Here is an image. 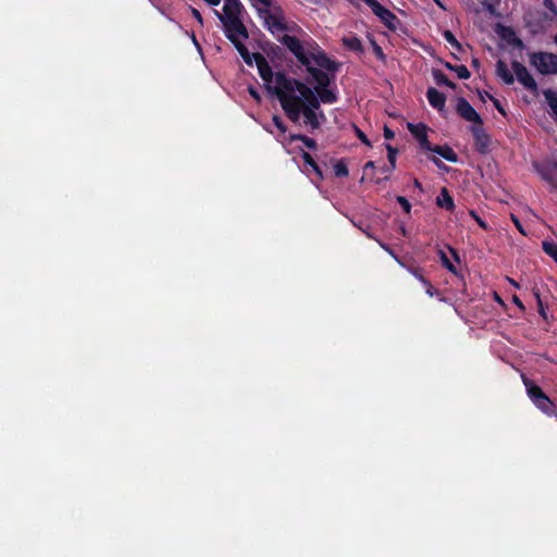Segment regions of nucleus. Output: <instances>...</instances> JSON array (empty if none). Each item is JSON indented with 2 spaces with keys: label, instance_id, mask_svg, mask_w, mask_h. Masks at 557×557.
I'll return each mask as SVG.
<instances>
[{
  "label": "nucleus",
  "instance_id": "nucleus-1",
  "mask_svg": "<svg viewBox=\"0 0 557 557\" xmlns=\"http://www.w3.org/2000/svg\"><path fill=\"white\" fill-rule=\"evenodd\" d=\"M277 41L296 58L298 63L313 78L315 85L312 90L319 104L321 102L335 103L337 95L329 87L335 81V74L341 70L342 63L331 59L320 45L309 36L301 40L296 36L284 34L277 37Z\"/></svg>",
  "mask_w": 557,
  "mask_h": 557
},
{
  "label": "nucleus",
  "instance_id": "nucleus-2",
  "mask_svg": "<svg viewBox=\"0 0 557 557\" xmlns=\"http://www.w3.org/2000/svg\"><path fill=\"white\" fill-rule=\"evenodd\" d=\"M299 83L296 78L288 77L284 72H276L274 95L277 97L286 116L294 123H298L304 110V97L295 95Z\"/></svg>",
  "mask_w": 557,
  "mask_h": 557
},
{
  "label": "nucleus",
  "instance_id": "nucleus-3",
  "mask_svg": "<svg viewBox=\"0 0 557 557\" xmlns=\"http://www.w3.org/2000/svg\"><path fill=\"white\" fill-rule=\"evenodd\" d=\"M298 94L304 97V123L309 126L312 131L318 129L321 126V121L325 120L324 113L321 111L319 114L317 110L320 109V104L315 98L314 91L305 83H299Z\"/></svg>",
  "mask_w": 557,
  "mask_h": 557
},
{
  "label": "nucleus",
  "instance_id": "nucleus-4",
  "mask_svg": "<svg viewBox=\"0 0 557 557\" xmlns=\"http://www.w3.org/2000/svg\"><path fill=\"white\" fill-rule=\"evenodd\" d=\"M215 14L223 23L225 36L231 42L238 41L240 38H248V30L240 20V15L222 16L218 11H215Z\"/></svg>",
  "mask_w": 557,
  "mask_h": 557
},
{
  "label": "nucleus",
  "instance_id": "nucleus-5",
  "mask_svg": "<svg viewBox=\"0 0 557 557\" xmlns=\"http://www.w3.org/2000/svg\"><path fill=\"white\" fill-rule=\"evenodd\" d=\"M530 64L542 75L557 74V54L552 52H533L530 54Z\"/></svg>",
  "mask_w": 557,
  "mask_h": 557
},
{
  "label": "nucleus",
  "instance_id": "nucleus-6",
  "mask_svg": "<svg viewBox=\"0 0 557 557\" xmlns=\"http://www.w3.org/2000/svg\"><path fill=\"white\" fill-rule=\"evenodd\" d=\"M373 12L374 15H376L380 21L389 29V30H396L397 25L399 24L398 17L387 8L383 7L379 1L376 0H362Z\"/></svg>",
  "mask_w": 557,
  "mask_h": 557
},
{
  "label": "nucleus",
  "instance_id": "nucleus-7",
  "mask_svg": "<svg viewBox=\"0 0 557 557\" xmlns=\"http://www.w3.org/2000/svg\"><path fill=\"white\" fill-rule=\"evenodd\" d=\"M253 61H255V63L257 65L258 73H259L260 77L264 82L265 89L270 94L274 95L275 84L272 85V82L273 81L275 82L276 73L273 72V70L270 66L268 60L265 59V57L262 53L255 52L253 53Z\"/></svg>",
  "mask_w": 557,
  "mask_h": 557
},
{
  "label": "nucleus",
  "instance_id": "nucleus-8",
  "mask_svg": "<svg viewBox=\"0 0 557 557\" xmlns=\"http://www.w3.org/2000/svg\"><path fill=\"white\" fill-rule=\"evenodd\" d=\"M264 8H265V10L264 11L260 10V13L263 14L264 26L271 34L275 35L277 32L289 30V27L286 24L285 18L282 13H280V14L272 13L268 10L270 7H264Z\"/></svg>",
  "mask_w": 557,
  "mask_h": 557
},
{
  "label": "nucleus",
  "instance_id": "nucleus-9",
  "mask_svg": "<svg viewBox=\"0 0 557 557\" xmlns=\"http://www.w3.org/2000/svg\"><path fill=\"white\" fill-rule=\"evenodd\" d=\"M512 71L517 77V81L529 91L536 92L539 89L537 83L534 77L530 74L528 69L519 61L511 62Z\"/></svg>",
  "mask_w": 557,
  "mask_h": 557
},
{
  "label": "nucleus",
  "instance_id": "nucleus-10",
  "mask_svg": "<svg viewBox=\"0 0 557 557\" xmlns=\"http://www.w3.org/2000/svg\"><path fill=\"white\" fill-rule=\"evenodd\" d=\"M456 112L460 117H462L467 122H471L474 125H476V124L483 125V119L481 117V115L474 110V108L463 97H459L457 99Z\"/></svg>",
  "mask_w": 557,
  "mask_h": 557
},
{
  "label": "nucleus",
  "instance_id": "nucleus-11",
  "mask_svg": "<svg viewBox=\"0 0 557 557\" xmlns=\"http://www.w3.org/2000/svg\"><path fill=\"white\" fill-rule=\"evenodd\" d=\"M470 132L474 139V147L479 153H487L490 150L491 138L482 125H472Z\"/></svg>",
  "mask_w": 557,
  "mask_h": 557
},
{
  "label": "nucleus",
  "instance_id": "nucleus-12",
  "mask_svg": "<svg viewBox=\"0 0 557 557\" xmlns=\"http://www.w3.org/2000/svg\"><path fill=\"white\" fill-rule=\"evenodd\" d=\"M407 128L410 134L416 138L420 148L428 151L431 149V143L429 140L428 132L429 127L424 123H408Z\"/></svg>",
  "mask_w": 557,
  "mask_h": 557
},
{
  "label": "nucleus",
  "instance_id": "nucleus-13",
  "mask_svg": "<svg viewBox=\"0 0 557 557\" xmlns=\"http://www.w3.org/2000/svg\"><path fill=\"white\" fill-rule=\"evenodd\" d=\"M385 148L387 150V160H389V164H385L380 169V171L386 175L383 178L375 180L376 184H381L383 181H387L389 178V174L396 169V157L398 150L389 144H386Z\"/></svg>",
  "mask_w": 557,
  "mask_h": 557
},
{
  "label": "nucleus",
  "instance_id": "nucleus-14",
  "mask_svg": "<svg viewBox=\"0 0 557 557\" xmlns=\"http://www.w3.org/2000/svg\"><path fill=\"white\" fill-rule=\"evenodd\" d=\"M426 99L431 107H433L434 109L438 111L444 110L446 103V96L443 92L438 91L436 88L430 87L426 90Z\"/></svg>",
  "mask_w": 557,
  "mask_h": 557
},
{
  "label": "nucleus",
  "instance_id": "nucleus-15",
  "mask_svg": "<svg viewBox=\"0 0 557 557\" xmlns=\"http://www.w3.org/2000/svg\"><path fill=\"white\" fill-rule=\"evenodd\" d=\"M534 406L543 413L549 417H555L557 420V411L553 400L545 394L541 398L533 401Z\"/></svg>",
  "mask_w": 557,
  "mask_h": 557
},
{
  "label": "nucleus",
  "instance_id": "nucleus-16",
  "mask_svg": "<svg viewBox=\"0 0 557 557\" xmlns=\"http://www.w3.org/2000/svg\"><path fill=\"white\" fill-rule=\"evenodd\" d=\"M428 151L435 152L438 156H441L442 158H444L445 160L453 162V163H456L458 161L457 153L448 145H444V146L431 145V149H429Z\"/></svg>",
  "mask_w": 557,
  "mask_h": 557
},
{
  "label": "nucleus",
  "instance_id": "nucleus-17",
  "mask_svg": "<svg viewBox=\"0 0 557 557\" xmlns=\"http://www.w3.org/2000/svg\"><path fill=\"white\" fill-rule=\"evenodd\" d=\"M496 75L499 77L506 85H512L515 82V76L508 69V65L505 61L498 60L496 62Z\"/></svg>",
  "mask_w": 557,
  "mask_h": 557
},
{
  "label": "nucleus",
  "instance_id": "nucleus-18",
  "mask_svg": "<svg viewBox=\"0 0 557 557\" xmlns=\"http://www.w3.org/2000/svg\"><path fill=\"white\" fill-rule=\"evenodd\" d=\"M436 205L447 211H454L455 202L446 187H443L440 195L436 197Z\"/></svg>",
  "mask_w": 557,
  "mask_h": 557
},
{
  "label": "nucleus",
  "instance_id": "nucleus-19",
  "mask_svg": "<svg viewBox=\"0 0 557 557\" xmlns=\"http://www.w3.org/2000/svg\"><path fill=\"white\" fill-rule=\"evenodd\" d=\"M223 14L222 16L228 15H240L244 11V5L239 0H224Z\"/></svg>",
  "mask_w": 557,
  "mask_h": 557
},
{
  "label": "nucleus",
  "instance_id": "nucleus-20",
  "mask_svg": "<svg viewBox=\"0 0 557 557\" xmlns=\"http://www.w3.org/2000/svg\"><path fill=\"white\" fill-rule=\"evenodd\" d=\"M523 383L527 388L528 396L532 400V403L539 398H541L543 395H545L542 387H540L537 384H535L530 379L523 377Z\"/></svg>",
  "mask_w": 557,
  "mask_h": 557
},
{
  "label": "nucleus",
  "instance_id": "nucleus-21",
  "mask_svg": "<svg viewBox=\"0 0 557 557\" xmlns=\"http://www.w3.org/2000/svg\"><path fill=\"white\" fill-rule=\"evenodd\" d=\"M432 76L436 85L438 86H446L450 89H456L457 85L451 82L441 70L433 69L432 70Z\"/></svg>",
  "mask_w": 557,
  "mask_h": 557
},
{
  "label": "nucleus",
  "instance_id": "nucleus-22",
  "mask_svg": "<svg viewBox=\"0 0 557 557\" xmlns=\"http://www.w3.org/2000/svg\"><path fill=\"white\" fill-rule=\"evenodd\" d=\"M343 46L354 52L362 53L363 46L361 40L357 36L344 37L342 39Z\"/></svg>",
  "mask_w": 557,
  "mask_h": 557
},
{
  "label": "nucleus",
  "instance_id": "nucleus-23",
  "mask_svg": "<svg viewBox=\"0 0 557 557\" xmlns=\"http://www.w3.org/2000/svg\"><path fill=\"white\" fill-rule=\"evenodd\" d=\"M288 141L289 143L301 141L308 149H312V150L317 149V147H318V144L313 138H311L307 135H304V134H290L288 136Z\"/></svg>",
  "mask_w": 557,
  "mask_h": 557
},
{
  "label": "nucleus",
  "instance_id": "nucleus-24",
  "mask_svg": "<svg viewBox=\"0 0 557 557\" xmlns=\"http://www.w3.org/2000/svg\"><path fill=\"white\" fill-rule=\"evenodd\" d=\"M301 158H302L305 164L312 169V171L315 173L318 178L323 180L324 176H323L322 170L319 166V164L315 162L313 157L309 152L301 150Z\"/></svg>",
  "mask_w": 557,
  "mask_h": 557
},
{
  "label": "nucleus",
  "instance_id": "nucleus-25",
  "mask_svg": "<svg viewBox=\"0 0 557 557\" xmlns=\"http://www.w3.org/2000/svg\"><path fill=\"white\" fill-rule=\"evenodd\" d=\"M235 49L238 51L243 60L246 64L251 65L253 61V53H250L247 47L242 42V40L232 42Z\"/></svg>",
  "mask_w": 557,
  "mask_h": 557
},
{
  "label": "nucleus",
  "instance_id": "nucleus-26",
  "mask_svg": "<svg viewBox=\"0 0 557 557\" xmlns=\"http://www.w3.org/2000/svg\"><path fill=\"white\" fill-rule=\"evenodd\" d=\"M444 66L449 71L456 72L460 79H468L471 76V73L466 65H454L449 62H444Z\"/></svg>",
  "mask_w": 557,
  "mask_h": 557
},
{
  "label": "nucleus",
  "instance_id": "nucleus-27",
  "mask_svg": "<svg viewBox=\"0 0 557 557\" xmlns=\"http://www.w3.org/2000/svg\"><path fill=\"white\" fill-rule=\"evenodd\" d=\"M544 97L553 113L557 116V92L552 89H546Z\"/></svg>",
  "mask_w": 557,
  "mask_h": 557
},
{
  "label": "nucleus",
  "instance_id": "nucleus-28",
  "mask_svg": "<svg viewBox=\"0 0 557 557\" xmlns=\"http://www.w3.org/2000/svg\"><path fill=\"white\" fill-rule=\"evenodd\" d=\"M334 175L336 177H347L349 175V170L344 159L338 160L334 164Z\"/></svg>",
  "mask_w": 557,
  "mask_h": 557
},
{
  "label": "nucleus",
  "instance_id": "nucleus-29",
  "mask_svg": "<svg viewBox=\"0 0 557 557\" xmlns=\"http://www.w3.org/2000/svg\"><path fill=\"white\" fill-rule=\"evenodd\" d=\"M401 267L406 268L409 273H411L416 278H418L421 283L425 282L428 278L423 275V270L420 267L414 265H406L400 261Z\"/></svg>",
  "mask_w": 557,
  "mask_h": 557
},
{
  "label": "nucleus",
  "instance_id": "nucleus-30",
  "mask_svg": "<svg viewBox=\"0 0 557 557\" xmlns=\"http://www.w3.org/2000/svg\"><path fill=\"white\" fill-rule=\"evenodd\" d=\"M443 37L445 38V40L450 44V46L456 49L457 51H462V46L461 44L457 40V38L455 37V35L450 32V30H444L443 33Z\"/></svg>",
  "mask_w": 557,
  "mask_h": 557
},
{
  "label": "nucleus",
  "instance_id": "nucleus-31",
  "mask_svg": "<svg viewBox=\"0 0 557 557\" xmlns=\"http://www.w3.org/2000/svg\"><path fill=\"white\" fill-rule=\"evenodd\" d=\"M543 178L557 186V163L549 170L543 173Z\"/></svg>",
  "mask_w": 557,
  "mask_h": 557
},
{
  "label": "nucleus",
  "instance_id": "nucleus-32",
  "mask_svg": "<svg viewBox=\"0 0 557 557\" xmlns=\"http://www.w3.org/2000/svg\"><path fill=\"white\" fill-rule=\"evenodd\" d=\"M440 257H441L443 267H445L449 272L457 274L456 267L451 263V261L448 259V257L446 256V253L443 250H440Z\"/></svg>",
  "mask_w": 557,
  "mask_h": 557
},
{
  "label": "nucleus",
  "instance_id": "nucleus-33",
  "mask_svg": "<svg viewBox=\"0 0 557 557\" xmlns=\"http://www.w3.org/2000/svg\"><path fill=\"white\" fill-rule=\"evenodd\" d=\"M534 297L536 298V304H537V310H539V313L540 315L545 320L547 321L548 318H547V313H546V309H545V306L541 299V295H540V292L539 290H534Z\"/></svg>",
  "mask_w": 557,
  "mask_h": 557
},
{
  "label": "nucleus",
  "instance_id": "nucleus-34",
  "mask_svg": "<svg viewBox=\"0 0 557 557\" xmlns=\"http://www.w3.org/2000/svg\"><path fill=\"white\" fill-rule=\"evenodd\" d=\"M352 224L358 227L368 238L375 239V236L370 232L369 225H363L361 222L357 223L355 221H351Z\"/></svg>",
  "mask_w": 557,
  "mask_h": 557
},
{
  "label": "nucleus",
  "instance_id": "nucleus-35",
  "mask_svg": "<svg viewBox=\"0 0 557 557\" xmlns=\"http://www.w3.org/2000/svg\"><path fill=\"white\" fill-rule=\"evenodd\" d=\"M396 201L400 205V207L403 208V210L406 212V213H410L411 211V205L409 202V200L404 197V196H397L396 197Z\"/></svg>",
  "mask_w": 557,
  "mask_h": 557
},
{
  "label": "nucleus",
  "instance_id": "nucleus-36",
  "mask_svg": "<svg viewBox=\"0 0 557 557\" xmlns=\"http://www.w3.org/2000/svg\"><path fill=\"white\" fill-rule=\"evenodd\" d=\"M272 122L282 134L286 133L287 127L282 117H280L278 115H273Z\"/></svg>",
  "mask_w": 557,
  "mask_h": 557
},
{
  "label": "nucleus",
  "instance_id": "nucleus-37",
  "mask_svg": "<svg viewBox=\"0 0 557 557\" xmlns=\"http://www.w3.org/2000/svg\"><path fill=\"white\" fill-rule=\"evenodd\" d=\"M372 47H373V52L375 54V57L381 60V61H385V53L382 49V47L380 45L376 44V41L372 40Z\"/></svg>",
  "mask_w": 557,
  "mask_h": 557
},
{
  "label": "nucleus",
  "instance_id": "nucleus-38",
  "mask_svg": "<svg viewBox=\"0 0 557 557\" xmlns=\"http://www.w3.org/2000/svg\"><path fill=\"white\" fill-rule=\"evenodd\" d=\"M354 127H355L356 136L361 140V143H363L364 145L370 147L371 141L368 139L367 135L356 125H354Z\"/></svg>",
  "mask_w": 557,
  "mask_h": 557
},
{
  "label": "nucleus",
  "instance_id": "nucleus-39",
  "mask_svg": "<svg viewBox=\"0 0 557 557\" xmlns=\"http://www.w3.org/2000/svg\"><path fill=\"white\" fill-rule=\"evenodd\" d=\"M380 247L383 248L386 252H388L398 263H400V259L397 257V255H395V252L393 251V249H391V247L388 245H386L385 243L379 240L376 237L375 239Z\"/></svg>",
  "mask_w": 557,
  "mask_h": 557
},
{
  "label": "nucleus",
  "instance_id": "nucleus-40",
  "mask_svg": "<svg viewBox=\"0 0 557 557\" xmlns=\"http://www.w3.org/2000/svg\"><path fill=\"white\" fill-rule=\"evenodd\" d=\"M508 30L510 32V34L513 37L512 40H510V44L519 49H523L524 48L523 41L520 38H518L511 29H508Z\"/></svg>",
  "mask_w": 557,
  "mask_h": 557
},
{
  "label": "nucleus",
  "instance_id": "nucleus-41",
  "mask_svg": "<svg viewBox=\"0 0 557 557\" xmlns=\"http://www.w3.org/2000/svg\"><path fill=\"white\" fill-rule=\"evenodd\" d=\"M248 92L258 103L261 102L262 98L257 88H255L253 86H249Z\"/></svg>",
  "mask_w": 557,
  "mask_h": 557
},
{
  "label": "nucleus",
  "instance_id": "nucleus-42",
  "mask_svg": "<svg viewBox=\"0 0 557 557\" xmlns=\"http://www.w3.org/2000/svg\"><path fill=\"white\" fill-rule=\"evenodd\" d=\"M511 221L513 222L515 226L517 227V230L522 234V235H527L520 220L518 219V216H516L515 214H511Z\"/></svg>",
  "mask_w": 557,
  "mask_h": 557
},
{
  "label": "nucleus",
  "instance_id": "nucleus-43",
  "mask_svg": "<svg viewBox=\"0 0 557 557\" xmlns=\"http://www.w3.org/2000/svg\"><path fill=\"white\" fill-rule=\"evenodd\" d=\"M190 12H191L193 17L196 18V21L199 23V25L203 26V18H202L201 13L195 8H190Z\"/></svg>",
  "mask_w": 557,
  "mask_h": 557
},
{
  "label": "nucleus",
  "instance_id": "nucleus-44",
  "mask_svg": "<svg viewBox=\"0 0 557 557\" xmlns=\"http://www.w3.org/2000/svg\"><path fill=\"white\" fill-rule=\"evenodd\" d=\"M543 4L546 9H548L554 14H557V9L553 0H543Z\"/></svg>",
  "mask_w": 557,
  "mask_h": 557
},
{
  "label": "nucleus",
  "instance_id": "nucleus-45",
  "mask_svg": "<svg viewBox=\"0 0 557 557\" xmlns=\"http://www.w3.org/2000/svg\"><path fill=\"white\" fill-rule=\"evenodd\" d=\"M422 284L426 287L428 295L433 296L436 293V289L433 287V285L431 284V282L429 280H426Z\"/></svg>",
  "mask_w": 557,
  "mask_h": 557
},
{
  "label": "nucleus",
  "instance_id": "nucleus-46",
  "mask_svg": "<svg viewBox=\"0 0 557 557\" xmlns=\"http://www.w3.org/2000/svg\"><path fill=\"white\" fill-rule=\"evenodd\" d=\"M384 137L385 139L387 140H391L395 137V133L394 131H392L389 127H387L386 125L384 126Z\"/></svg>",
  "mask_w": 557,
  "mask_h": 557
},
{
  "label": "nucleus",
  "instance_id": "nucleus-47",
  "mask_svg": "<svg viewBox=\"0 0 557 557\" xmlns=\"http://www.w3.org/2000/svg\"><path fill=\"white\" fill-rule=\"evenodd\" d=\"M471 214L474 216L476 223L483 228V230H487V225L486 223L479 216L475 214L474 211H471Z\"/></svg>",
  "mask_w": 557,
  "mask_h": 557
},
{
  "label": "nucleus",
  "instance_id": "nucleus-48",
  "mask_svg": "<svg viewBox=\"0 0 557 557\" xmlns=\"http://www.w3.org/2000/svg\"><path fill=\"white\" fill-rule=\"evenodd\" d=\"M512 302H513V304H515V305H516L520 310H522V311H524V310H525V307H524L523 302L520 300V298H519L518 296H516V295H515V296L512 297Z\"/></svg>",
  "mask_w": 557,
  "mask_h": 557
},
{
  "label": "nucleus",
  "instance_id": "nucleus-49",
  "mask_svg": "<svg viewBox=\"0 0 557 557\" xmlns=\"http://www.w3.org/2000/svg\"><path fill=\"white\" fill-rule=\"evenodd\" d=\"M449 250H450V252H451V255H453L454 259H455L457 262H460V258H459V255H458L457 250H456V249H454V248H449Z\"/></svg>",
  "mask_w": 557,
  "mask_h": 557
},
{
  "label": "nucleus",
  "instance_id": "nucleus-50",
  "mask_svg": "<svg viewBox=\"0 0 557 557\" xmlns=\"http://www.w3.org/2000/svg\"><path fill=\"white\" fill-rule=\"evenodd\" d=\"M256 1L259 2L260 4H262L263 7L272 5V0H256Z\"/></svg>",
  "mask_w": 557,
  "mask_h": 557
},
{
  "label": "nucleus",
  "instance_id": "nucleus-51",
  "mask_svg": "<svg viewBox=\"0 0 557 557\" xmlns=\"http://www.w3.org/2000/svg\"><path fill=\"white\" fill-rule=\"evenodd\" d=\"M375 168V163L373 161H368L366 164H364V170H368V169H374Z\"/></svg>",
  "mask_w": 557,
  "mask_h": 557
},
{
  "label": "nucleus",
  "instance_id": "nucleus-52",
  "mask_svg": "<svg viewBox=\"0 0 557 557\" xmlns=\"http://www.w3.org/2000/svg\"><path fill=\"white\" fill-rule=\"evenodd\" d=\"M432 161L438 168H441L443 165V162L440 159L435 158V157L432 158Z\"/></svg>",
  "mask_w": 557,
  "mask_h": 557
},
{
  "label": "nucleus",
  "instance_id": "nucleus-53",
  "mask_svg": "<svg viewBox=\"0 0 557 557\" xmlns=\"http://www.w3.org/2000/svg\"><path fill=\"white\" fill-rule=\"evenodd\" d=\"M495 106H496L497 110H498L503 115H505V111H504V109L500 107V104L498 103V101H497V100H495Z\"/></svg>",
  "mask_w": 557,
  "mask_h": 557
},
{
  "label": "nucleus",
  "instance_id": "nucleus-54",
  "mask_svg": "<svg viewBox=\"0 0 557 557\" xmlns=\"http://www.w3.org/2000/svg\"><path fill=\"white\" fill-rule=\"evenodd\" d=\"M414 186L417 188H419L420 190L422 189V184L416 178L414 182H413Z\"/></svg>",
  "mask_w": 557,
  "mask_h": 557
},
{
  "label": "nucleus",
  "instance_id": "nucleus-55",
  "mask_svg": "<svg viewBox=\"0 0 557 557\" xmlns=\"http://www.w3.org/2000/svg\"><path fill=\"white\" fill-rule=\"evenodd\" d=\"M472 65H473L474 67H478V66L480 65V61H479L478 59H473V60H472Z\"/></svg>",
  "mask_w": 557,
  "mask_h": 557
},
{
  "label": "nucleus",
  "instance_id": "nucleus-56",
  "mask_svg": "<svg viewBox=\"0 0 557 557\" xmlns=\"http://www.w3.org/2000/svg\"><path fill=\"white\" fill-rule=\"evenodd\" d=\"M509 282H510V284H511V285H513L515 287H517V288L519 287L518 283H517L515 280L509 278Z\"/></svg>",
  "mask_w": 557,
  "mask_h": 557
},
{
  "label": "nucleus",
  "instance_id": "nucleus-57",
  "mask_svg": "<svg viewBox=\"0 0 557 557\" xmlns=\"http://www.w3.org/2000/svg\"><path fill=\"white\" fill-rule=\"evenodd\" d=\"M399 231H400L401 235H406V230H405L404 225H401L399 227Z\"/></svg>",
  "mask_w": 557,
  "mask_h": 557
},
{
  "label": "nucleus",
  "instance_id": "nucleus-58",
  "mask_svg": "<svg viewBox=\"0 0 557 557\" xmlns=\"http://www.w3.org/2000/svg\"><path fill=\"white\" fill-rule=\"evenodd\" d=\"M495 298H496L497 301L502 302V299H500V297L497 294H495Z\"/></svg>",
  "mask_w": 557,
  "mask_h": 557
},
{
  "label": "nucleus",
  "instance_id": "nucleus-59",
  "mask_svg": "<svg viewBox=\"0 0 557 557\" xmlns=\"http://www.w3.org/2000/svg\"><path fill=\"white\" fill-rule=\"evenodd\" d=\"M554 42L556 44L557 46V34L554 36Z\"/></svg>",
  "mask_w": 557,
  "mask_h": 557
}]
</instances>
